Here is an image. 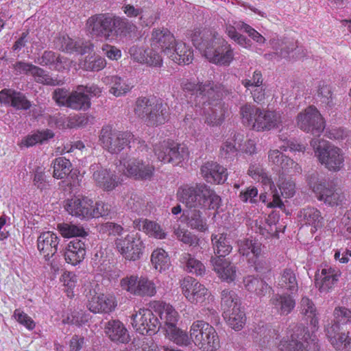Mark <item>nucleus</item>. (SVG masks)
Instances as JSON below:
<instances>
[{"label": "nucleus", "instance_id": "obj_1", "mask_svg": "<svg viewBox=\"0 0 351 351\" xmlns=\"http://www.w3.org/2000/svg\"><path fill=\"white\" fill-rule=\"evenodd\" d=\"M90 33L106 40H115L119 36H126L134 32L136 27L125 18L108 14H95L87 21Z\"/></svg>", "mask_w": 351, "mask_h": 351}, {"label": "nucleus", "instance_id": "obj_2", "mask_svg": "<svg viewBox=\"0 0 351 351\" xmlns=\"http://www.w3.org/2000/svg\"><path fill=\"white\" fill-rule=\"evenodd\" d=\"M242 123L257 132L269 131L281 123L280 114L275 111L261 109L250 104L240 107Z\"/></svg>", "mask_w": 351, "mask_h": 351}, {"label": "nucleus", "instance_id": "obj_3", "mask_svg": "<svg viewBox=\"0 0 351 351\" xmlns=\"http://www.w3.org/2000/svg\"><path fill=\"white\" fill-rule=\"evenodd\" d=\"M178 196L181 202L191 208L208 206L210 209L217 210L219 208L218 195L203 183L180 188Z\"/></svg>", "mask_w": 351, "mask_h": 351}, {"label": "nucleus", "instance_id": "obj_4", "mask_svg": "<svg viewBox=\"0 0 351 351\" xmlns=\"http://www.w3.org/2000/svg\"><path fill=\"white\" fill-rule=\"evenodd\" d=\"M135 114L148 126L164 124L169 117L168 107L160 100L146 97H139L135 102Z\"/></svg>", "mask_w": 351, "mask_h": 351}, {"label": "nucleus", "instance_id": "obj_5", "mask_svg": "<svg viewBox=\"0 0 351 351\" xmlns=\"http://www.w3.org/2000/svg\"><path fill=\"white\" fill-rule=\"evenodd\" d=\"M237 294L233 291L223 290L221 294V306L223 317L227 324L233 330L239 331L243 328L246 316L241 306Z\"/></svg>", "mask_w": 351, "mask_h": 351}, {"label": "nucleus", "instance_id": "obj_6", "mask_svg": "<svg viewBox=\"0 0 351 351\" xmlns=\"http://www.w3.org/2000/svg\"><path fill=\"white\" fill-rule=\"evenodd\" d=\"M308 184L319 201L330 206H338L346 202L343 193L334 184L317 175H312Z\"/></svg>", "mask_w": 351, "mask_h": 351}, {"label": "nucleus", "instance_id": "obj_7", "mask_svg": "<svg viewBox=\"0 0 351 351\" xmlns=\"http://www.w3.org/2000/svg\"><path fill=\"white\" fill-rule=\"evenodd\" d=\"M311 145L313 148L318 160L327 169L338 171L343 167L344 156L339 148L317 138L312 139Z\"/></svg>", "mask_w": 351, "mask_h": 351}, {"label": "nucleus", "instance_id": "obj_8", "mask_svg": "<svg viewBox=\"0 0 351 351\" xmlns=\"http://www.w3.org/2000/svg\"><path fill=\"white\" fill-rule=\"evenodd\" d=\"M134 134L130 131H119L110 125H104L99 132V141L101 147L112 154L120 153L126 146H131Z\"/></svg>", "mask_w": 351, "mask_h": 351}, {"label": "nucleus", "instance_id": "obj_9", "mask_svg": "<svg viewBox=\"0 0 351 351\" xmlns=\"http://www.w3.org/2000/svg\"><path fill=\"white\" fill-rule=\"evenodd\" d=\"M202 32L195 30L191 34L193 45L202 51L204 56L211 63L219 62V37L217 32L213 30Z\"/></svg>", "mask_w": 351, "mask_h": 351}, {"label": "nucleus", "instance_id": "obj_10", "mask_svg": "<svg viewBox=\"0 0 351 351\" xmlns=\"http://www.w3.org/2000/svg\"><path fill=\"white\" fill-rule=\"evenodd\" d=\"M317 346L315 337L300 327H295L289 335L283 337L278 345L280 351H315Z\"/></svg>", "mask_w": 351, "mask_h": 351}, {"label": "nucleus", "instance_id": "obj_11", "mask_svg": "<svg viewBox=\"0 0 351 351\" xmlns=\"http://www.w3.org/2000/svg\"><path fill=\"white\" fill-rule=\"evenodd\" d=\"M192 341L204 351H215L219 346V340L215 328L208 323L197 320L194 322L190 330Z\"/></svg>", "mask_w": 351, "mask_h": 351}, {"label": "nucleus", "instance_id": "obj_12", "mask_svg": "<svg viewBox=\"0 0 351 351\" xmlns=\"http://www.w3.org/2000/svg\"><path fill=\"white\" fill-rule=\"evenodd\" d=\"M154 153L158 160L173 165L180 164L189 156L187 147L171 141H164L154 147Z\"/></svg>", "mask_w": 351, "mask_h": 351}, {"label": "nucleus", "instance_id": "obj_13", "mask_svg": "<svg viewBox=\"0 0 351 351\" xmlns=\"http://www.w3.org/2000/svg\"><path fill=\"white\" fill-rule=\"evenodd\" d=\"M298 127L305 132L319 136L325 128V121L319 111L310 106L300 112L296 117Z\"/></svg>", "mask_w": 351, "mask_h": 351}, {"label": "nucleus", "instance_id": "obj_14", "mask_svg": "<svg viewBox=\"0 0 351 351\" xmlns=\"http://www.w3.org/2000/svg\"><path fill=\"white\" fill-rule=\"evenodd\" d=\"M114 246L119 253L130 261L140 259L145 248L143 241L137 234H128L125 237L117 238Z\"/></svg>", "mask_w": 351, "mask_h": 351}, {"label": "nucleus", "instance_id": "obj_15", "mask_svg": "<svg viewBox=\"0 0 351 351\" xmlns=\"http://www.w3.org/2000/svg\"><path fill=\"white\" fill-rule=\"evenodd\" d=\"M131 318L133 328L142 335H154L161 326L158 317L149 308H138L132 315Z\"/></svg>", "mask_w": 351, "mask_h": 351}, {"label": "nucleus", "instance_id": "obj_16", "mask_svg": "<svg viewBox=\"0 0 351 351\" xmlns=\"http://www.w3.org/2000/svg\"><path fill=\"white\" fill-rule=\"evenodd\" d=\"M120 285L123 289L134 295L152 297L156 293L154 282L145 277L127 276L121 280Z\"/></svg>", "mask_w": 351, "mask_h": 351}, {"label": "nucleus", "instance_id": "obj_17", "mask_svg": "<svg viewBox=\"0 0 351 351\" xmlns=\"http://www.w3.org/2000/svg\"><path fill=\"white\" fill-rule=\"evenodd\" d=\"M183 91L189 93L191 95L201 97L208 100H215L218 97V86L213 81L205 82H193L188 80L181 83Z\"/></svg>", "mask_w": 351, "mask_h": 351}, {"label": "nucleus", "instance_id": "obj_18", "mask_svg": "<svg viewBox=\"0 0 351 351\" xmlns=\"http://www.w3.org/2000/svg\"><path fill=\"white\" fill-rule=\"evenodd\" d=\"M89 169L96 185L104 191H112L118 186L119 182L117 176L110 170L103 168L100 164L94 163Z\"/></svg>", "mask_w": 351, "mask_h": 351}, {"label": "nucleus", "instance_id": "obj_19", "mask_svg": "<svg viewBox=\"0 0 351 351\" xmlns=\"http://www.w3.org/2000/svg\"><path fill=\"white\" fill-rule=\"evenodd\" d=\"M123 173L136 180H147L152 178L154 168L152 165L143 160L132 158L123 164Z\"/></svg>", "mask_w": 351, "mask_h": 351}, {"label": "nucleus", "instance_id": "obj_20", "mask_svg": "<svg viewBox=\"0 0 351 351\" xmlns=\"http://www.w3.org/2000/svg\"><path fill=\"white\" fill-rule=\"evenodd\" d=\"M341 271L337 268L326 266L315 276V287L320 293L330 292L335 286L341 276Z\"/></svg>", "mask_w": 351, "mask_h": 351}, {"label": "nucleus", "instance_id": "obj_21", "mask_svg": "<svg viewBox=\"0 0 351 351\" xmlns=\"http://www.w3.org/2000/svg\"><path fill=\"white\" fill-rule=\"evenodd\" d=\"M60 239L53 232H42L37 239V247L46 261H50L56 254Z\"/></svg>", "mask_w": 351, "mask_h": 351}, {"label": "nucleus", "instance_id": "obj_22", "mask_svg": "<svg viewBox=\"0 0 351 351\" xmlns=\"http://www.w3.org/2000/svg\"><path fill=\"white\" fill-rule=\"evenodd\" d=\"M93 202L88 197H74L65 202L64 208L69 214L82 218H91Z\"/></svg>", "mask_w": 351, "mask_h": 351}, {"label": "nucleus", "instance_id": "obj_23", "mask_svg": "<svg viewBox=\"0 0 351 351\" xmlns=\"http://www.w3.org/2000/svg\"><path fill=\"white\" fill-rule=\"evenodd\" d=\"M176 43L173 34L167 28L154 29L152 33L151 46L159 49L165 55L171 52V47Z\"/></svg>", "mask_w": 351, "mask_h": 351}, {"label": "nucleus", "instance_id": "obj_24", "mask_svg": "<svg viewBox=\"0 0 351 351\" xmlns=\"http://www.w3.org/2000/svg\"><path fill=\"white\" fill-rule=\"evenodd\" d=\"M0 102L16 110H27L32 106L31 102L24 94L11 89L0 91Z\"/></svg>", "mask_w": 351, "mask_h": 351}, {"label": "nucleus", "instance_id": "obj_25", "mask_svg": "<svg viewBox=\"0 0 351 351\" xmlns=\"http://www.w3.org/2000/svg\"><path fill=\"white\" fill-rule=\"evenodd\" d=\"M104 332L106 336L116 343H127L130 341V335L123 324L118 319H110L104 324Z\"/></svg>", "mask_w": 351, "mask_h": 351}, {"label": "nucleus", "instance_id": "obj_26", "mask_svg": "<svg viewBox=\"0 0 351 351\" xmlns=\"http://www.w3.org/2000/svg\"><path fill=\"white\" fill-rule=\"evenodd\" d=\"M258 177V180L264 186L265 191H268L260 195V199L265 203L267 202L268 199H271V201L267 204L268 207H281L282 202L278 191L274 189L271 179L265 173H261Z\"/></svg>", "mask_w": 351, "mask_h": 351}, {"label": "nucleus", "instance_id": "obj_27", "mask_svg": "<svg viewBox=\"0 0 351 351\" xmlns=\"http://www.w3.org/2000/svg\"><path fill=\"white\" fill-rule=\"evenodd\" d=\"M327 337L337 351H351V337L350 332H340L337 326H327Z\"/></svg>", "mask_w": 351, "mask_h": 351}, {"label": "nucleus", "instance_id": "obj_28", "mask_svg": "<svg viewBox=\"0 0 351 351\" xmlns=\"http://www.w3.org/2000/svg\"><path fill=\"white\" fill-rule=\"evenodd\" d=\"M167 56L178 64H189L193 60V51L191 47L182 41L176 42L171 47Z\"/></svg>", "mask_w": 351, "mask_h": 351}, {"label": "nucleus", "instance_id": "obj_29", "mask_svg": "<svg viewBox=\"0 0 351 351\" xmlns=\"http://www.w3.org/2000/svg\"><path fill=\"white\" fill-rule=\"evenodd\" d=\"M86 254L85 243L82 239H74L70 241L64 252L66 263L75 265L82 261Z\"/></svg>", "mask_w": 351, "mask_h": 351}, {"label": "nucleus", "instance_id": "obj_30", "mask_svg": "<svg viewBox=\"0 0 351 351\" xmlns=\"http://www.w3.org/2000/svg\"><path fill=\"white\" fill-rule=\"evenodd\" d=\"M115 306L116 302L114 298L104 294H98L93 296L87 304L88 309L95 313H108L113 311Z\"/></svg>", "mask_w": 351, "mask_h": 351}, {"label": "nucleus", "instance_id": "obj_31", "mask_svg": "<svg viewBox=\"0 0 351 351\" xmlns=\"http://www.w3.org/2000/svg\"><path fill=\"white\" fill-rule=\"evenodd\" d=\"M300 220L304 225L312 228V232L316 231L323 226V217L320 211L314 207H307L300 211Z\"/></svg>", "mask_w": 351, "mask_h": 351}, {"label": "nucleus", "instance_id": "obj_32", "mask_svg": "<svg viewBox=\"0 0 351 351\" xmlns=\"http://www.w3.org/2000/svg\"><path fill=\"white\" fill-rule=\"evenodd\" d=\"M90 106L89 97L84 93V86L79 85L77 90L69 94L67 108L76 110H86Z\"/></svg>", "mask_w": 351, "mask_h": 351}, {"label": "nucleus", "instance_id": "obj_33", "mask_svg": "<svg viewBox=\"0 0 351 351\" xmlns=\"http://www.w3.org/2000/svg\"><path fill=\"white\" fill-rule=\"evenodd\" d=\"M239 252L243 256H250L252 255V258H250L249 260L252 259V261L255 265V269L256 271H259V267L256 265V260L254 258H258L261 253V243L256 240L252 239H244L240 241L239 243Z\"/></svg>", "mask_w": 351, "mask_h": 351}, {"label": "nucleus", "instance_id": "obj_34", "mask_svg": "<svg viewBox=\"0 0 351 351\" xmlns=\"http://www.w3.org/2000/svg\"><path fill=\"white\" fill-rule=\"evenodd\" d=\"M243 283L247 291L254 293L258 297L265 295L270 289V287L266 282L254 276L245 277L243 280Z\"/></svg>", "mask_w": 351, "mask_h": 351}, {"label": "nucleus", "instance_id": "obj_35", "mask_svg": "<svg viewBox=\"0 0 351 351\" xmlns=\"http://www.w3.org/2000/svg\"><path fill=\"white\" fill-rule=\"evenodd\" d=\"M165 337L179 346H188L191 344V336H189L186 331L178 328L176 326H171L164 328Z\"/></svg>", "mask_w": 351, "mask_h": 351}, {"label": "nucleus", "instance_id": "obj_36", "mask_svg": "<svg viewBox=\"0 0 351 351\" xmlns=\"http://www.w3.org/2000/svg\"><path fill=\"white\" fill-rule=\"evenodd\" d=\"M277 287L282 289H287L291 292H296L298 285L294 271L290 268L282 270L276 281Z\"/></svg>", "mask_w": 351, "mask_h": 351}, {"label": "nucleus", "instance_id": "obj_37", "mask_svg": "<svg viewBox=\"0 0 351 351\" xmlns=\"http://www.w3.org/2000/svg\"><path fill=\"white\" fill-rule=\"evenodd\" d=\"M82 43L80 41H74L69 36H63L59 37L56 41V47L62 51L67 53L76 52L84 54L87 52L88 47L82 46Z\"/></svg>", "mask_w": 351, "mask_h": 351}, {"label": "nucleus", "instance_id": "obj_38", "mask_svg": "<svg viewBox=\"0 0 351 351\" xmlns=\"http://www.w3.org/2000/svg\"><path fill=\"white\" fill-rule=\"evenodd\" d=\"M271 302L281 315H288L295 306L293 298L287 294L275 295L271 299Z\"/></svg>", "mask_w": 351, "mask_h": 351}, {"label": "nucleus", "instance_id": "obj_39", "mask_svg": "<svg viewBox=\"0 0 351 351\" xmlns=\"http://www.w3.org/2000/svg\"><path fill=\"white\" fill-rule=\"evenodd\" d=\"M202 177L208 183L219 184V165L217 162L207 161L200 168Z\"/></svg>", "mask_w": 351, "mask_h": 351}, {"label": "nucleus", "instance_id": "obj_40", "mask_svg": "<svg viewBox=\"0 0 351 351\" xmlns=\"http://www.w3.org/2000/svg\"><path fill=\"white\" fill-rule=\"evenodd\" d=\"M300 311L311 326L314 328L317 326L318 324L317 313L312 300L306 297H303L300 304Z\"/></svg>", "mask_w": 351, "mask_h": 351}, {"label": "nucleus", "instance_id": "obj_41", "mask_svg": "<svg viewBox=\"0 0 351 351\" xmlns=\"http://www.w3.org/2000/svg\"><path fill=\"white\" fill-rule=\"evenodd\" d=\"M105 82L112 84L110 93L115 97H121L126 94L132 87L127 81L117 75L106 77Z\"/></svg>", "mask_w": 351, "mask_h": 351}, {"label": "nucleus", "instance_id": "obj_42", "mask_svg": "<svg viewBox=\"0 0 351 351\" xmlns=\"http://www.w3.org/2000/svg\"><path fill=\"white\" fill-rule=\"evenodd\" d=\"M35 62L42 66H49L58 71H60L64 67L62 58L51 51H45L41 56L35 60Z\"/></svg>", "mask_w": 351, "mask_h": 351}, {"label": "nucleus", "instance_id": "obj_43", "mask_svg": "<svg viewBox=\"0 0 351 351\" xmlns=\"http://www.w3.org/2000/svg\"><path fill=\"white\" fill-rule=\"evenodd\" d=\"M57 230L64 238L80 237L82 239H85V237L88 235L82 226L71 223H59L57 224Z\"/></svg>", "mask_w": 351, "mask_h": 351}, {"label": "nucleus", "instance_id": "obj_44", "mask_svg": "<svg viewBox=\"0 0 351 351\" xmlns=\"http://www.w3.org/2000/svg\"><path fill=\"white\" fill-rule=\"evenodd\" d=\"M162 308V312L160 313V318L165 319V327L169 328L171 326H176L179 315L176 309L170 304H162L158 302H154V307Z\"/></svg>", "mask_w": 351, "mask_h": 351}, {"label": "nucleus", "instance_id": "obj_45", "mask_svg": "<svg viewBox=\"0 0 351 351\" xmlns=\"http://www.w3.org/2000/svg\"><path fill=\"white\" fill-rule=\"evenodd\" d=\"M151 262L155 269L160 272L168 269L171 265L167 253L162 248H158L153 251Z\"/></svg>", "mask_w": 351, "mask_h": 351}, {"label": "nucleus", "instance_id": "obj_46", "mask_svg": "<svg viewBox=\"0 0 351 351\" xmlns=\"http://www.w3.org/2000/svg\"><path fill=\"white\" fill-rule=\"evenodd\" d=\"M53 164V176L56 179L65 178L71 171L72 165L71 162L64 157L56 158Z\"/></svg>", "mask_w": 351, "mask_h": 351}, {"label": "nucleus", "instance_id": "obj_47", "mask_svg": "<svg viewBox=\"0 0 351 351\" xmlns=\"http://www.w3.org/2000/svg\"><path fill=\"white\" fill-rule=\"evenodd\" d=\"M238 274L237 267L228 259L221 260V281L227 283L234 282Z\"/></svg>", "mask_w": 351, "mask_h": 351}, {"label": "nucleus", "instance_id": "obj_48", "mask_svg": "<svg viewBox=\"0 0 351 351\" xmlns=\"http://www.w3.org/2000/svg\"><path fill=\"white\" fill-rule=\"evenodd\" d=\"M187 225L192 229L205 232L208 229L206 221L199 210H191L187 215Z\"/></svg>", "mask_w": 351, "mask_h": 351}, {"label": "nucleus", "instance_id": "obj_49", "mask_svg": "<svg viewBox=\"0 0 351 351\" xmlns=\"http://www.w3.org/2000/svg\"><path fill=\"white\" fill-rule=\"evenodd\" d=\"M333 323L328 326L338 327L340 330L341 325H346L351 322V310L345 306H337L333 311Z\"/></svg>", "mask_w": 351, "mask_h": 351}, {"label": "nucleus", "instance_id": "obj_50", "mask_svg": "<svg viewBox=\"0 0 351 351\" xmlns=\"http://www.w3.org/2000/svg\"><path fill=\"white\" fill-rule=\"evenodd\" d=\"M54 136L53 132L50 130L38 131L31 135L26 136L23 141L22 144L26 147L35 145L36 143H43L45 141L52 138Z\"/></svg>", "mask_w": 351, "mask_h": 351}, {"label": "nucleus", "instance_id": "obj_51", "mask_svg": "<svg viewBox=\"0 0 351 351\" xmlns=\"http://www.w3.org/2000/svg\"><path fill=\"white\" fill-rule=\"evenodd\" d=\"M182 259L186 263V269L188 272L194 274L196 276H202L205 273L206 268L204 264L200 261L193 257L190 254H184Z\"/></svg>", "mask_w": 351, "mask_h": 351}, {"label": "nucleus", "instance_id": "obj_52", "mask_svg": "<svg viewBox=\"0 0 351 351\" xmlns=\"http://www.w3.org/2000/svg\"><path fill=\"white\" fill-rule=\"evenodd\" d=\"M239 135L235 134L232 137L228 138L221 148V158L226 160L227 162L232 161L237 154V149L235 147V141Z\"/></svg>", "mask_w": 351, "mask_h": 351}, {"label": "nucleus", "instance_id": "obj_53", "mask_svg": "<svg viewBox=\"0 0 351 351\" xmlns=\"http://www.w3.org/2000/svg\"><path fill=\"white\" fill-rule=\"evenodd\" d=\"M31 75L33 76L35 80L38 83L50 86L59 84L57 80L51 77V76L44 69L36 65H34L33 66Z\"/></svg>", "mask_w": 351, "mask_h": 351}, {"label": "nucleus", "instance_id": "obj_54", "mask_svg": "<svg viewBox=\"0 0 351 351\" xmlns=\"http://www.w3.org/2000/svg\"><path fill=\"white\" fill-rule=\"evenodd\" d=\"M147 202L137 195H132L127 201L125 206L128 209L138 215H143L146 211Z\"/></svg>", "mask_w": 351, "mask_h": 351}, {"label": "nucleus", "instance_id": "obj_55", "mask_svg": "<svg viewBox=\"0 0 351 351\" xmlns=\"http://www.w3.org/2000/svg\"><path fill=\"white\" fill-rule=\"evenodd\" d=\"M106 65L104 58L100 56H90L86 58L82 68L89 71H99L103 69Z\"/></svg>", "mask_w": 351, "mask_h": 351}, {"label": "nucleus", "instance_id": "obj_56", "mask_svg": "<svg viewBox=\"0 0 351 351\" xmlns=\"http://www.w3.org/2000/svg\"><path fill=\"white\" fill-rule=\"evenodd\" d=\"M278 187L282 196L285 198L293 197L295 193V184L290 178H281L279 180Z\"/></svg>", "mask_w": 351, "mask_h": 351}, {"label": "nucleus", "instance_id": "obj_57", "mask_svg": "<svg viewBox=\"0 0 351 351\" xmlns=\"http://www.w3.org/2000/svg\"><path fill=\"white\" fill-rule=\"evenodd\" d=\"M174 233L178 239L185 244L195 246L199 244V239L188 230L178 228L175 229Z\"/></svg>", "mask_w": 351, "mask_h": 351}, {"label": "nucleus", "instance_id": "obj_58", "mask_svg": "<svg viewBox=\"0 0 351 351\" xmlns=\"http://www.w3.org/2000/svg\"><path fill=\"white\" fill-rule=\"evenodd\" d=\"M191 293L188 300L194 304L203 302L208 294V289L199 282L193 289V291H191Z\"/></svg>", "mask_w": 351, "mask_h": 351}, {"label": "nucleus", "instance_id": "obj_59", "mask_svg": "<svg viewBox=\"0 0 351 351\" xmlns=\"http://www.w3.org/2000/svg\"><path fill=\"white\" fill-rule=\"evenodd\" d=\"M279 167L281 169L282 173L293 175L295 173H300L302 171L301 167L293 160L287 156H285Z\"/></svg>", "mask_w": 351, "mask_h": 351}, {"label": "nucleus", "instance_id": "obj_60", "mask_svg": "<svg viewBox=\"0 0 351 351\" xmlns=\"http://www.w3.org/2000/svg\"><path fill=\"white\" fill-rule=\"evenodd\" d=\"M111 206L103 202H96L91 208V217L108 216L110 213Z\"/></svg>", "mask_w": 351, "mask_h": 351}, {"label": "nucleus", "instance_id": "obj_61", "mask_svg": "<svg viewBox=\"0 0 351 351\" xmlns=\"http://www.w3.org/2000/svg\"><path fill=\"white\" fill-rule=\"evenodd\" d=\"M263 82V78L262 73L259 71H255L252 76H249L248 78L242 80V84L250 90L252 88L262 85Z\"/></svg>", "mask_w": 351, "mask_h": 351}, {"label": "nucleus", "instance_id": "obj_62", "mask_svg": "<svg viewBox=\"0 0 351 351\" xmlns=\"http://www.w3.org/2000/svg\"><path fill=\"white\" fill-rule=\"evenodd\" d=\"M239 28L244 32L247 34V35L258 44L263 45L265 43V38L263 36H262L260 33H258L256 29L252 27L250 25L245 23H242Z\"/></svg>", "mask_w": 351, "mask_h": 351}, {"label": "nucleus", "instance_id": "obj_63", "mask_svg": "<svg viewBox=\"0 0 351 351\" xmlns=\"http://www.w3.org/2000/svg\"><path fill=\"white\" fill-rule=\"evenodd\" d=\"M123 230V228L121 226L110 221L102 223L99 227L100 232L109 235H119Z\"/></svg>", "mask_w": 351, "mask_h": 351}, {"label": "nucleus", "instance_id": "obj_64", "mask_svg": "<svg viewBox=\"0 0 351 351\" xmlns=\"http://www.w3.org/2000/svg\"><path fill=\"white\" fill-rule=\"evenodd\" d=\"M52 97L58 106L67 107L69 94L66 89L60 88L55 89Z\"/></svg>", "mask_w": 351, "mask_h": 351}]
</instances>
